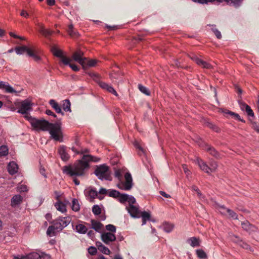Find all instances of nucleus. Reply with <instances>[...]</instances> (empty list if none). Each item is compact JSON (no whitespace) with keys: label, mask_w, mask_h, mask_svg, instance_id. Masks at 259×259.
<instances>
[{"label":"nucleus","mask_w":259,"mask_h":259,"mask_svg":"<svg viewBox=\"0 0 259 259\" xmlns=\"http://www.w3.org/2000/svg\"><path fill=\"white\" fill-rule=\"evenodd\" d=\"M33 104L29 99L22 101L20 103L18 112L24 114L25 117L35 130L48 131L51 139L56 141L63 142V133L61 125L59 122L53 123L44 119H37L30 115L28 112L32 110Z\"/></svg>","instance_id":"obj_1"},{"label":"nucleus","mask_w":259,"mask_h":259,"mask_svg":"<svg viewBox=\"0 0 259 259\" xmlns=\"http://www.w3.org/2000/svg\"><path fill=\"white\" fill-rule=\"evenodd\" d=\"M100 158L91 155H83L82 159L72 166H64L63 172L71 177L82 176L84 175L85 170L89 167L90 161L98 162Z\"/></svg>","instance_id":"obj_2"},{"label":"nucleus","mask_w":259,"mask_h":259,"mask_svg":"<svg viewBox=\"0 0 259 259\" xmlns=\"http://www.w3.org/2000/svg\"><path fill=\"white\" fill-rule=\"evenodd\" d=\"M71 222L70 217H59L53 222V225L49 226L47 231L48 235H54L57 232L61 231L67 226Z\"/></svg>","instance_id":"obj_3"},{"label":"nucleus","mask_w":259,"mask_h":259,"mask_svg":"<svg viewBox=\"0 0 259 259\" xmlns=\"http://www.w3.org/2000/svg\"><path fill=\"white\" fill-rule=\"evenodd\" d=\"M115 176L120 180L117 184L119 189L124 191H128L132 189L133 186V182L131 174L130 172L125 173L124 175L125 181H121V174L119 169L115 171Z\"/></svg>","instance_id":"obj_4"},{"label":"nucleus","mask_w":259,"mask_h":259,"mask_svg":"<svg viewBox=\"0 0 259 259\" xmlns=\"http://www.w3.org/2000/svg\"><path fill=\"white\" fill-rule=\"evenodd\" d=\"M94 173L100 180H112L110 168L105 164L97 166Z\"/></svg>","instance_id":"obj_5"},{"label":"nucleus","mask_w":259,"mask_h":259,"mask_svg":"<svg viewBox=\"0 0 259 259\" xmlns=\"http://www.w3.org/2000/svg\"><path fill=\"white\" fill-rule=\"evenodd\" d=\"M15 51L17 55H22L24 52H27L28 56L32 57L36 61L40 59V57L32 49L28 48L27 46L17 47L15 48Z\"/></svg>","instance_id":"obj_6"},{"label":"nucleus","mask_w":259,"mask_h":259,"mask_svg":"<svg viewBox=\"0 0 259 259\" xmlns=\"http://www.w3.org/2000/svg\"><path fill=\"white\" fill-rule=\"evenodd\" d=\"M126 209L132 218H140L141 211L139 210V205L136 203V202L135 203H131V204H128V206L126 207Z\"/></svg>","instance_id":"obj_7"},{"label":"nucleus","mask_w":259,"mask_h":259,"mask_svg":"<svg viewBox=\"0 0 259 259\" xmlns=\"http://www.w3.org/2000/svg\"><path fill=\"white\" fill-rule=\"evenodd\" d=\"M52 51L54 55L60 58L61 62L64 65L69 64V63L71 62V60L70 59L63 55V52L62 51L55 48H53Z\"/></svg>","instance_id":"obj_8"},{"label":"nucleus","mask_w":259,"mask_h":259,"mask_svg":"<svg viewBox=\"0 0 259 259\" xmlns=\"http://www.w3.org/2000/svg\"><path fill=\"white\" fill-rule=\"evenodd\" d=\"M102 240L106 244L110 243L116 240V237L114 233L104 232L101 234Z\"/></svg>","instance_id":"obj_9"},{"label":"nucleus","mask_w":259,"mask_h":259,"mask_svg":"<svg viewBox=\"0 0 259 259\" xmlns=\"http://www.w3.org/2000/svg\"><path fill=\"white\" fill-rule=\"evenodd\" d=\"M84 53L80 50H78L74 52L72 56V59L79 63L80 65L83 64L84 60H85V57H83Z\"/></svg>","instance_id":"obj_10"},{"label":"nucleus","mask_w":259,"mask_h":259,"mask_svg":"<svg viewBox=\"0 0 259 259\" xmlns=\"http://www.w3.org/2000/svg\"><path fill=\"white\" fill-rule=\"evenodd\" d=\"M118 198L119 201L121 203H123L126 201H127L128 204L136 202V199L135 197L133 196L128 195L127 194L120 193V195L118 196Z\"/></svg>","instance_id":"obj_11"},{"label":"nucleus","mask_w":259,"mask_h":259,"mask_svg":"<svg viewBox=\"0 0 259 259\" xmlns=\"http://www.w3.org/2000/svg\"><path fill=\"white\" fill-rule=\"evenodd\" d=\"M241 226L244 230L246 231L249 233L255 232L257 229L255 226L250 224L249 222L247 221L242 222L241 223Z\"/></svg>","instance_id":"obj_12"},{"label":"nucleus","mask_w":259,"mask_h":259,"mask_svg":"<svg viewBox=\"0 0 259 259\" xmlns=\"http://www.w3.org/2000/svg\"><path fill=\"white\" fill-rule=\"evenodd\" d=\"M91 228L95 230L97 232L101 233L104 228V225L100 222L91 220Z\"/></svg>","instance_id":"obj_13"},{"label":"nucleus","mask_w":259,"mask_h":259,"mask_svg":"<svg viewBox=\"0 0 259 259\" xmlns=\"http://www.w3.org/2000/svg\"><path fill=\"white\" fill-rule=\"evenodd\" d=\"M192 59L198 65L202 66L203 68L206 69H211L212 68L211 65L198 58L196 56L192 57Z\"/></svg>","instance_id":"obj_14"},{"label":"nucleus","mask_w":259,"mask_h":259,"mask_svg":"<svg viewBox=\"0 0 259 259\" xmlns=\"http://www.w3.org/2000/svg\"><path fill=\"white\" fill-rule=\"evenodd\" d=\"M196 162L202 170L208 174L210 173L209 166L203 160L197 158L196 159Z\"/></svg>","instance_id":"obj_15"},{"label":"nucleus","mask_w":259,"mask_h":259,"mask_svg":"<svg viewBox=\"0 0 259 259\" xmlns=\"http://www.w3.org/2000/svg\"><path fill=\"white\" fill-rule=\"evenodd\" d=\"M58 151L62 160L65 161L68 160L70 156L69 154L66 152L65 146H60L58 148Z\"/></svg>","instance_id":"obj_16"},{"label":"nucleus","mask_w":259,"mask_h":259,"mask_svg":"<svg viewBox=\"0 0 259 259\" xmlns=\"http://www.w3.org/2000/svg\"><path fill=\"white\" fill-rule=\"evenodd\" d=\"M0 89L5 90L6 92L9 93H16L17 92L10 84L4 81H0Z\"/></svg>","instance_id":"obj_17"},{"label":"nucleus","mask_w":259,"mask_h":259,"mask_svg":"<svg viewBox=\"0 0 259 259\" xmlns=\"http://www.w3.org/2000/svg\"><path fill=\"white\" fill-rule=\"evenodd\" d=\"M27 259H49L50 256L48 255H41L36 252H32L26 255Z\"/></svg>","instance_id":"obj_18"},{"label":"nucleus","mask_w":259,"mask_h":259,"mask_svg":"<svg viewBox=\"0 0 259 259\" xmlns=\"http://www.w3.org/2000/svg\"><path fill=\"white\" fill-rule=\"evenodd\" d=\"M243 0H217V4H219L223 2H226L229 5H232L236 8L239 7L241 6Z\"/></svg>","instance_id":"obj_19"},{"label":"nucleus","mask_w":259,"mask_h":259,"mask_svg":"<svg viewBox=\"0 0 259 259\" xmlns=\"http://www.w3.org/2000/svg\"><path fill=\"white\" fill-rule=\"evenodd\" d=\"M18 169V165L14 161L10 162L8 165V170L10 174L13 175L17 172Z\"/></svg>","instance_id":"obj_20"},{"label":"nucleus","mask_w":259,"mask_h":259,"mask_svg":"<svg viewBox=\"0 0 259 259\" xmlns=\"http://www.w3.org/2000/svg\"><path fill=\"white\" fill-rule=\"evenodd\" d=\"M23 198L20 195H15L11 199V206L16 207L22 202Z\"/></svg>","instance_id":"obj_21"},{"label":"nucleus","mask_w":259,"mask_h":259,"mask_svg":"<svg viewBox=\"0 0 259 259\" xmlns=\"http://www.w3.org/2000/svg\"><path fill=\"white\" fill-rule=\"evenodd\" d=\"M205 150L216 158L218 159L221 157L219 152L213 147H211L210 146L206 145Z\"/></svg>","instance_id":"obj_22"},{"label":"nucleus","mask_w":259,"mask_h":259,"mask_svg":"<svg viewBox=\"0 0 259 259\" xmlns=\"http://www.w3.org/2000/svg\"><path fill=\"white\" fill-rule=\"evenodd\" d=\"M49 103L57 113H61L62 115H64V113L62 111L60 107L54 100H51L49 101Z\"/></svg>","instance_id":"obj_23"},{"label":"nucleus","mask_w":259,"mask_h":259,"mask_svg":"<svg viewBox=\"0 0 259 259\" xmlns=\"http://www.w3.org/2000/svg\"><path fill=\"white\" fill-rule=\"evenodd\" d=\"M38 26L39 27V31L46 37L50 36L53 32L52 31L46 29L42 24H39Z\"/></svg>","instance_id":"obj_24"},{"label":"nucleus","mask_w":259,"mask_h":259,"mask_svg":"<svg viewBox=\"0 0 259 259\" xmlns=\"http://www.w3.org/2000/svg\"><path fill=\"white\" fill-rule=\"evenodd\" d=\"M97 62L98 60H89L87 58L85 57V60H84V63L82 65V66L84 68L88 67H94L96 66Z\"/></svg>","instance_id":"obj_25"},{"label":"nucleus","mask_w":259,"mask_h":259,"mask_svg":"<svg viewBox=\"0 0 259 259\" xmlns=\"http://www.w3.org/2000/svg\"><path fill=\"white\" fill-rule=\"evenodd\" d=\"M97 246L100 251L105 254L108 255L110 253V250L101 242H97Z\"/></svg>","instance_id":"obj_26"},{"label":"nucleus","mask_w":259,"mask_h":259,"mask_svg":"<svg viewBox=\"0 0 259 259\" xmlns=\"http://www.w3.org/2000/svg\"><path fill=\"white\" fill-rule=\"evenodd\" d=\"M187 242L192 247H198L200 246V240L199 238L193 237L187 240Z\"/></svg>","instance_id":"obj_27"},{"label":"nucleus","mask_w":259,"mask_h":259,"mask_svg":"<svg viewBox=\"0 0 259 259\" xmlns=\"http://www.w3.org/2000/svg\"><path fill=\"white\" fill-rule=\"evenodd\" d=\"M76 231L79 234H85L88 231V228L83 224H79L75 226Z\"/></svg>","instance_id":"obj_28"},{"label":"nucleus","mask_w":259,"mask_h":259,"mask_svg":"<svg viewBox=\"0 0 259 259\" xmlns=\"http://www.w3.org/2000/svg\"><path fill=\"white\" fill-rule=\"evenodd\" d=\"M223 112L225 114H229V115H230L232 117L236 118L237 119H238V120H239V121H240L241 122H245V121L243 119L241 118V117H240V116H239V114H237V113H236L235 112L229 111V110H228L227 109H225V110H223Z\"/></svg>","instance_id":"obj_29"},{"label":"nucleus","mask_w":259,"mask_h":259,"mask_svg":"<svg viewBox=\"0 0 259 259\" xmlns=\"http://www.w3.org/2000/svg\"><path fill=\"white\" fill-rule=\"evenodd\" d=\"M55 206L58 210L61 212H64L66 210L65 205L60 201L55 203Z\"/></svg>","instance_id":"obj_30"},{"label":"nucleus","mask_w":259,"mask_h":259,"mask_svg":"<svg viewBox=\"0 0 259 259\" xmlns=\"http://www.w3.org/2000/svg\"><path fill=\"white\" fill-rule=\"evenodd\" d=\"M205 124L206 126H207L208 127L210 128V129H211L212 130L214 131L217 133H219L220 132V128L219 127H218L216 125L213 124L210 122L206 121L205 123Z\"/></svg>","instance_id":"obj_31"},{"label":"nucleus","mask_w":259,"mask_h":259,"mask_svg":"<svg viewBox=\"0 0 259 259\" xmlns=\"http://www.w3.org/2000/svg\"><path fill=\"white\" fill-rule=\"evenodd\" d=\"M67 31L69 35L72 37H76L78 35V33L73 29V27L72 24L68 26Z\"/></svg>","instance_id":"obj_32"},{"label":"nucleus","mask_w":259,"mask_h":259,"mask_svg":"<svg viewBox=\"0 0 259 259\" xmlns=\"http://www.w3.org/2000/svg\"><path fill=\"white\" fill-rule=\"evenodd\" d=\"M70 102L68 100L63 101L62 104V108L65 111L71 112Z\"/></svg>","instance_id":"obj_33"},{"label":"nucleus","mask_w":259,"mask_h":259,"mask_svg":"<svg viewBox=\"0 0 259 259\" xmlns=\"http://www.w3.org/2000/svg\"><path fill=\"white\" fill-rule=\"evenodd\" d=\"M174 227L172 224L165 223L163 226V230L167 233H169L173 230Z\"/></svg>","instance_id":"obj_34"},{"label":"nucleus","mask_w":259,"mask_h":259,"mask_svg":"<svg viewBox=\"0 0 259 259\" xmlns=\"http://www.w3.org/2000/svg\"><path fill=\"white\" fill-rule=\"evenodd\" d=\"M72 209L75 211H77L80 209L78 201L76 199H73L72 201Z\"/></svg>","instance_id":"obj_35"},{"label":"nucleus","mask_w":259,"mask_h":259,"mask_svg":"<svg viewBox=\"0 0 259 259\" xmlns=\"http://www.w3.org/2000/svg\"><path fill=\"white\" fill-rule=\"evenodd\" d=\"M217 208L221 213L227 215L229 208L225 207L224 205H217Z\"/></svg>","instance_id":"obj_36"},{"label":"nucleus","mask_w":259,"mask_h":259,"mask_svg":"<svg viewBox=\"0 0 259 259\" xmlns=\"http://www.w3.org/2000/svg\"><path fill=\"white\" fill-rule=\"evenodd\" d=\"M9 149L6 146L0 147V156H5L8 155Z\"/></svg>","instance_id":"obj_37"},{"label":"nucleus","mask_w":259,"mask_h":259,"mask_svg":"<svg viewBox=\"0 0 259 259\" xmlns=\"http://www.w3.org/2000/svg\"><path fill=\"white\" fill-rule=\"evenodd\" d=\"M88 195L91 198L94 199L98 195V192L95 189L91 188L88 191Z\"/></svg>","instance_id":"obj_38"},{"label":"nucleus","mask_w":259,"mask_h":259,"mask_svg":"<svg viewBox=\"0 0 259 259\" xmlns=\"http://www.w3.org/2000/svg\"><path fill=\"white\" fill-rule=\"evenodd\" d=\"M209 165H210V166H209V170H210V172H214L217 169L218 164L215 161H214L213 160L210 161V162L209 163Z\"/></svg>","instance_id":"obj_39"},{"label":"nucleus","mask_w":259,"mask_h":259,"mask_svg":"<svg viewBox=\"0 0 259 259\" xmlns=\"http://www.w3.org/2000/svg\"><path fill=\"white\" fill-rule=\"evenodd\" d=\"M108 196L114 198H118L120 195V192L115 190H110L108 193Z\"/></svg>","instance_id":"obj_40"},{"label":"nucleus","mask_w":259,"mask_h":259,"mask_svg":"<svg viewBox=\"0 0 259 259\" xmlns=\"http://www.w3.org/2000/svg\"><path fill=\"white\" fill-rule=\"evenodd\" d=\"M92 211L95 215H99L101 213V208L98 205H94L92 207Z\"/></svg>","instance_id":"obj_41"},{"label":"nucleus","mask_w":259,"mask_h":259,"mask_svg":"<svg viewBox=\"0 0 259 259\" xmlns=\"http://www.w3.org/2000/svg\"><path fill=\"white\" fill-rule=\"evenodd\" d=\"M138 89L143 94L148 96L150 95V93L149 90L145 87L142 85V84L138 85Z\"/></svg>","instance_id":"obj_42"},{"label":"nucleus","mask_w":259,"mask_h":259,"mask_svg":"<svg viewBox=\"0 0 259 259\" xmlns=\"http://www.w3.org/2000/svg\"><path fill=\"white\" fill-rule=\"evenodd\" d=\"M195 2L201 4H208L209 3L217 4V0H193Z\"/></svg>","instance_id":"obj_43"},{"label":"nucleus","mask_w":259,"mask_h":259,"mask_svg":"<svg viewBox=\"0 0 259 259\" xmlns=\"http://www.w3.org/2000/svg\"><path fill=\"white\" fill-rule=\"evenodd\" d=\"M140 217L142 218V219H146L148 221H151L150 217L151 215L149 212L147 211H142L140 212Z\"/></svg>","instance_id":"obj_44"},{"label":"nucleus","mask_w":259,"mask_h":259,"mask_svg":"<svg viewBox=\"0 0 259 259\" xmlns=\"http://www.w3.org/2000/svg\"><path fill=\"white\" fill-rule=\"evenodd\" d=\"M196 254L200 258H205L207 257L206 253L202 249L196 250Z\"/></svg>","instance_id":"obj_45"},{"label":"nucleus","mask_w":259,"mask_h":259,"mask_svg":"<svg viewBox=\"0 0 259 259\" xmlns=\"http://www.w3.org/2000/svg\"><path fill=\"white\" fill-rule=\"evenodd\" d=\"M227 215H228L229 218L236 220L238 219L237 214L233 210L230 209L228 210Z\"/></svg>","instance_id":"obj_46"},{"label":"nucleus","mask_w":259,"mask_h":259,"mask_svg":"<svg viewBox=\"0 0 259 259\" xmlns=\"http://www.w3.org/2000/svg\"><path fill=\"white\" fill-rule=\"evenodd\" d=\"M106 229L110 231V233H114L116 232V227L115 226L113 225H111V224H109V225H107L106 226Z\"/></svg>","instance_id":"obj_47"},{"label":"nucleus","mask_w":259,"mask_h":259,"mask_svg":"<svg viewBox=\"0 0 259 259\" xmlns=\"http://www.w3.org/2000/svg\"><path fill=\"white\" fill-rule=\"evenodd\" d=\"M88 252L91 255H94L97 253V250L95 247L90 246L88 248Z\"/></svg>","instance_id":"obj_48"},{"label":"nucleus","mask_w":259,"mask_h":259,"mask_svg":"<svg viewBox=\"0 0 259 259\" xmlns=\"http://www.w3.org/2000/svg\"><path fill=\"white\" fill-rule=\"evenodd\" d=\"M247 114V115L249 116L253 117L254 116V113L251 108L248 106H246V108L245 110Z\"/></svg>","instance_id":"obj_49"},{"label":"nucleus","mask_w":259,"mask_h":259,"mask_svg":"<svg viewBox=\"0 0 259 259\" xmlns=\"http://www.w3.org/2000/svg\"><path fill=\"white\" fill-rule=\"evenodd\" d=\"M107 91L109 93H111L114 95L116 96H118V95L115 89L111 85H109L108 88H107Z\"/></svg>","instance_id":"obj_50"},{"label":"nucleus","mask_w":259,"mask_h":259,"mask_svg":"<svg viewBox=\"0 0 259 259\" xmlns=\"http://www.w3.org/2000/svg\"><path fill=\"white\" fill-rule=\"evenodd\" d=\"M18 190L20 192H26L28 190L27 187L25 185H21L18 187Z\"/></svg>","instance_id":"obj_51"},{"label":"nucleus","mask_w":259,"mask_h":259,"mask_svg":"<svg viewBox=\"0 0 259 259\" xmlns=\"http://www.w3.org/2000/svg\"><path fill=\"white\" fill-rule=\"evenodd\" d=\"M99 84L101 88H102V89L106 90H107V88H108L109 87V86L110 85L109 84H108L104 82H102V81L99 82Z\"/></svg>","instance_id":"obj_52"},{"label":"nucleus","mask_w":259,"mask_h":259,"mask_svg":"<svg viewBox=\"0 0 259 259\" xmlns=\"http://www.w3.org/2000/svg\"><path fill=\"white\" fill-rule=\"evenodd\" d=\"M67 65H69V67L74 71H77L79 70V68L75 64H72L69 63V64H67Z\"/></svg>","instance_id":"obj_53"},{"label":"nucleus","mask_w":259,"mask_h":259,"mask_svg":"<svg viewBox=\"0 0 259 259\" xmlns=\"http://www.w3.org/2000/svg\"><path fill=\"white\" fill-rule=\"evenodd\" d=\"M239 104L240 105V107L242 111L245 110V109L246 108V106H248V105H247L245 103H244L242 102H241V101L239 102Z\"/></svg>","instance_id":"obj_54"},{"label":"nucleus","mask_w":259,"mask_h":259,"mask_svg":"<svg viewBox=\"0 0 259 259\" xmlns=\"http://www.w3.org/2000/svg\"><path fill=\"white\" fill-rule=\"evenodd\" d=\"M192 188V190H193L194 191H196L197 192L198 195L199 197L201 196L202 194L201 193L199 189L197 187H196V186H193Z\"/></svg>","instance_id":"obj_55"},{"label":"nucleus","mask_w":259,"mask_h":259,"mask_svg":"<svg viewBox=\"0 0 259 259\" xmlns=\"http://www.w3.org/2000/svg\"><path fill=\"white\" fill-rule=\"evenodd\" d=\"M215 35L216 37L218 39H221L222 38V34L221 32L219 30H215V32H213Z\"/></svg>","instance_id":"obj_56"},{"label":"nucleus","mask_w":259,"mask_h":259,"mask_svg":"<svg viewBox=\"0 0 259 259\" xmlns=\"http://www.w3.org/2000/svg\"><path fill=\"white\" fill-rule=\"evenodd\" d=\"M108 191L105 188H102L100 189L99 193L100 194H108Z\"/></svg>","instance_id":"obj_57"},{"label":"nucleus","mask_w":259,"mask_h":259,"mask_svg":"<svg viewBox=\"0 0 259 259\" xmlns=\"http://www.w3.org/2000/svg\"><path fill=\"white\" fill-rule=\"evenodd\" d=\"M87 233L89 237L91 238H93L95 237V233L93 231L90 230Z\"/></svg>","instance_id":"obj_58"},{"label":"nucleus","mask_w":259,"mask_h":259,"mask_svg":"<svg viewBox=\"0 0 259 259\" xmlns=\"http://www.w3.org/2000/svg\"><path fill=\"white\" fill-rule=\"evenodd\" d=\"M183 170L185 172V173L188 176L190 174V171L188 169V168H187V166L185 164H183Z\"/></svg>","instance_id":"obj_59"},{"label":"nucleus","mask_w":259,"mask_h":259,"mask_svg":"<svg viewBox=\"0 0 259 259\" xmlns=\"http://www.w3.org/2000/svg\"><path fill=\"white\" fill-rule=\"evenodd\" d=\"M240 245L242 247H243V248H245L246 249H249L250 250H251L250 249V246H249L248 244H247V243H244V242H242L241 243V244H240Z\"/></svg>","instance_id":"obj_60"},{"label":"nucleus","mask_w":259,"mask_h":259,"mask_svg":"<svg viewBox=\"0 0 259 259\" xmlns=\"http://www.w3.org/2000/svg\"><path fill=\"white\" fill-rule=\"evenodd\" d=\"M252 126L253 129L256 131L257 133H259V125L257 124L256 122H253L252 123Z\"/></svg>","instance_id":"obj_61"},{"label":"nucleus","mask_w":259,"mask_h":259,"mask_svg":"<svg viewBox=\"0 0 259 259\" xmlns=\"http://www.w3.org/2000/svg\"><path fill=\"white\" fill-rule=\"evenodd\" d=\"M21 16L27 18L29 16V14L25 10H22L20 13Z\"/></svg>","instance_id":"obj_62"},{"label":"nucleus","mask_w":259,"mask_h":259,"mask_svg":"<svg viewBox=\"0 0 259 259\" xmlns=\"http://www.w3.org/2000/svg\"><path fill=\"white\" fill-rule=\"evenodd\" d=\"M134 145L136 148L139 149L141 151H143V148L141 147V146L140 145L139 143L138 142L136 141L134 143Z\"/></svg>","instance_id":"obj_63"},{"label":"nucleus","mask_w":259,"mask_h":259,"mask_svg":"<svg viewBox=\"0 0 259 259\" xmlns=\"http://www.w3.org/2000/svg\"><path fill=\"white\" fill-rule=\"evenodd\" d=\"M46 113L48 115H51L53 116L54 117H56V115L55 114H54L51 110H47L46 111Z\"/></svg>","instance_id":"obj_64"}]
</instances>
